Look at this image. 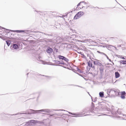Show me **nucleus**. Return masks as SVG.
<instances>
[{
	"instance_id": "1",
	"label": "nucleus",
	"mask_w": 126,
	"mask_h": 126,
	"mask_svg": "<svg viewBox=\"0 0 126 126\" xmlns=\"http://www.w3.org/2000/svg\"><path fill=\"white\" fill-rule=\"evenodd\" d=\"M88 4L84 2H80L77 5L76 10H79V8L80 9H81L83 7H87L88 6Z\"/></svg>"
},
{
	"instance_id": "2",
	"label": "nucleus",
	"mask_w": 126,
	"mask_h": 126,
	"mask_svg": "<svg viewBox=\"0 0 126 126\" xmlns=\"http://www.w3.org/2000/svg\"><path fill=\"white\" fill-rule=\"evenodd\" d=\"M84 14V13L82 11H80L78 12L74 16V19H78L79 18L83 15Z\"/></svg>"
},
{
	"instance_id": "3",
	"label": "nucleus",
	"mask_w": 126,
	"mask_h": 126,
	"mask_svg": "<svg viewBox=\"0 0 126 126\" xmlns=\"http://www.w3.org/2000/svg\"><path fill=\"white\" fill-rule=\"evenodd\" d=\"M94 65L99 66H101L102 65V64L99 62L98 60H96V61H94Z\"/></svg>"
},
{
	"instance_id": "4",
	"label": "nucleus",
	"mask_w": 126,
	"mask_h": 126,
	"mask_svg": "<svg viewBox=\"0 0 126 126\" xmlns=\"http://www.w3.org/2000/svg\"><path fill=\"white\" fill-rule=\"evenodd\" d=\"M20 46L19 44H14L13 45V47L15 49H18L20 48Z\"/></svg>"
},
{
	"instance_id": "5",
	"label": "nucleus",
	"mask_w": 126,
	"mask_h": 126,
	"mask_svg": "<svg viewBox=\"0 0 126 126\" xmlns=\"http://www.w3.org/2000/svg\"><path fill=\"white\" fill-rule=\"evenodd\" d=\"M58 58L60 59H61L65 61H66L67 60V59L66 58L62 56L59 55L58 56Z\"/></svg>"
},
{
	"instance_id": "6",
	"label": "nucleus",
	"mask_w": 126,
	"mask_h": 126,
	"mask_svg": "<svg viewBox=\"0 0 126 126\" xmlns=\"http://www.w3.org/2000/svg\"><path fill=\"white\" fill-rule=\"evenodd\" d=\"M126 93L125 91H123L121 92V97L122 99H125V96L126 95Z\"/></svg>"
},
{
	"instance_id": "7",
	"label": "nucleus",
	"mask_w": 126,
	"mask_h": 126,
	"mask_svg": "<svg viewBox=\"0 0 126 126\" xmlns=\"http://www.w3.org/2000/svg\"><path fill=\"white\" fill-rule=\"evenodd\" d=\"M47 51L48 53H50L53 51V49L51 48H48L47 49Z\"/></svg>"
},
{
	"instance_id": "8",
	"label": "nucleus",
	"mask_w": 126,
	"mask_h": 126,
	"mask_svg": "<svg viewBox=\"0 0 126 126\" xmlns=\"http://www.w3.org/2000/svg\"><path fill=\"white\" fill-rule=\"evenodd\" d=\"M115 75L116 78H118L120 76V75L118 72H115Z\"/></svg>"
},
{
	"instance_id": "9",
	"label": "nucleus",
	"mask_w": 126,
	"mask_h": 126,
	"mask_svg": "<svg viewBox=\"0 0 126 126\" xmlns=\"http://www.w3.org/2000/svg\"><path fill=\"white\" fill-rule=\"evenodd\" d=\"M92 63L90 61H89L88 62V65L90 67H92Z\"/></svg>"
},
{
	"instance_id": "10",
	"label": "nucleus",
	"mask_w": 126,
	"mask_h": 126,
	"mask_svg": "<svg viewBox=\"0 0 126 126\" xmlns=\"http://www.w3.org/2000/svg\"><path fill=\"white\" fill-rule=\"evenodd\" d=\"M120 63L123 64H126V61L121 60L120 61Z\"/></svg>"
},
{
	"instance_id": "11",
	"label": "nucleus",
	"mask_w": 126,
	"mask_h": 126,
	"mask_svg": "<svg viewBox=\"0 0 126 126\" xmlns=\"http://www.w3.org/2000/svg\"><path fill=\"white\" fill-rule=\"evenodd\" d=\"M99 95H100V96L101 97H103L104 96L103 92H100L99 93Z\"/></svg>"
},
{
	"instance_id": "12",
	"label": "nucleus",
	"mask_w": 126,
	"mask_h": 126,
	"mask_svg": "<svg viewBox=\"0 0 126 126\" xmlns=\"http://www.w3.org/2000/svg\"><path fill=\"white\" fill-rule=\"evenodd\" d=\"M89 9L91 11H93L94 10L95 8L92 7H89Z\"/></svg>"
},
{
	"instance_id": "13",
	"label": "nucleus",
	"mask_w": 126,
	"mask_h": 126,
	"mask_svg": "<svg viewBox=\"0 0 126 126\" xmlns=\"http://www.w3.org/2000/svg\"><path fill=\"white\" fill-rule=\"evenodd\" d=\"M118 57L121 59H125L124 57H122V56L119 55L118 56Z\"/></svg>"
},
{
	"instance_id": "14",
	"label": "nucleus",
	"mask_w": 126,
	"mask_h": 126,
	"mask_svg": "<svg viewBox=\"0 0 126 126\" xmlns=\"http://www.w3.org/2000/svg\"><path fill=\"white\" fill-rule=\"evenodd\" d=\"M97 52H98V53H101V54H103V55H106V54H105L104 53H103V52H99V51H97Z\"/></svg>"
},
{
	"instance_id": "15",
	"label": "nucleus",
	"mask_w": 126,
	"mask_h": 126,
	"mask_svg": "<svg viewBox=\"0 0 126 126\" xmlns=\"http://www.w3.org/2000/svg\"><path fill=\"white\" fill-rule=\"evenodd\" d=\"M8 45V46H9L10 45V43L9 42H7L6 41Z\"/></svg>"
},
{
	"instance_id": "16",
	"label": "nucleus",
	"mask_w": 126,
	"mask_h": 126,
	"mask_svg": "<svg viewBox=\"0 0 126 126\" xmlns=\"http://www.w3.org/2000/svg\"><path fill=\"white\" fill-rule=\"evenodd\" d=\"M37 111H44V109H42L41 110H38Z\"/></svg>"
},
{
	"instance_id": "17",
	"label": "nucleus",
	"mask_w": 126,
	"mask_h": 126,
	"mask_svg": "<svg viewBox=\"0 0 126 126\" xmlns=\"http://www.w3.org/2000/svg\"><path fill=\"white\" fill-rule=\"evenodd\" d=\"M17 31V32H24V31Z\"/></svg>"
},
{
	"instance_id": "18",
	"label": "nucleus",
	"mask_w": 126,
	"mask_h": 126,
	"mask_svg": "<svg viewBox=\"0 0 126 126\" xmlns=\"http://www.w3.org/2000/svg\"><path fill=\"white\" fill-rule=\"evenodd\" d=\"M56 63H60V64L61 63H60V61H56Z\"/></svg>"
},
{
	"instance_id": "19",
	"label": "nucleus",
	"mask_w": 126,
	"mask_h": 126,
	"mask_svg": "<svg viewBox=\"0 0 126 126\" xmlns=\"http://www.w3.org/2000/svg\"><path fill=\"white\" fill-rule=\"evenodd\" d=\"M103 70V69H100V70H102H102Z\"/></svg>"
},
{
	"instance_id": "20",
	"label": "nucleus",
	"mask_w": 126,
	"mask_h": 126,
	"mask_svg": "<svg viewBox=\"0 0 126 126\" xmlns=\"http://www.w3.org/2000/svg\"><path fill=\"white\" fill-rule=\"evenodd\" d=\"M73 114L74 115H76V114Z\"/></svg>"
}]
</instances>
